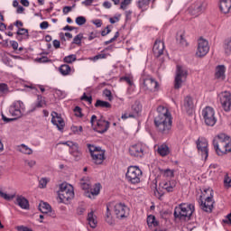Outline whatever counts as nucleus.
I'll list each match as a JSON object with an SVG mask.
<instances>
[{
	"mask_svg": "<svg viewBox=\"0 0 231 231\" xmlns=\"http://www.w3.org/2000/svg\"><path fill=\"white\" fill-rule=\"evenodd\" d=\"M157 116L154 117L155 127L162 134H169L172 129V116L169 108L159 106L157 107Z\"/></svg>",
	"mask_w": 231,
	"mask_h": 231,
	"instance_id": "obj_1",
	"label": "nucleus"
},
{
	"mask_svg": "<svg viewBox=\"0 0 231 231\" xmlns=\"http://www.w3.org/2000/svg\"><path fill=\"white\" fill-rule=\"evenodd\" d=\"M214 149L218 156L231 152V138L226 134H219L213 140Z\"/></svg>",
	"mask_w": 231,
	"mask_h": 231,
	"instance_id": "obj_2",
	"label": "nucleus"
},
{
	"mask_svg": "<svg viewBox=\"0 0 231 231\" xmlns=\"http://www.w3.org/2000/svg\"><path fill=\"white\" fill-rule=\"evenodd\" d=\"M24 111H26L24 103L21 100L14 101L9 107V114L11 116H15V118H8L2 114V119L6 124H8V122H14L16 118H21V116L24 115Z\"/></svg>",
	"mask_w": 231,
	"mask_h": 231,
	"instance_id": "obj_3",
	"label": "nucleus"
},
{
	"mask_svg": "<svg viewBox=\"0 0 231 231\" xmlns=\"http://www.w3.org/2000/svg\"><path fill=\"white\" fill-rule=\"evenodd\" d=\"M199 203L204 212H212L214 207V190L210 188L204 189L200 196Z\"/></svg>",
	"mask_w": 231,
	"mask_h": 231,
	"instance_id": "obj_4",
	"label": "nucleus"
},
{
	"mask_svg": "<svg viewBox=\"0 0 231 231\" xmlns=\"http://www.w3.org/2000/svg\"><path fill=\"white\" fill-rule=\"evenodd\" d=\"M74 197L75 192L73 191V186L67 182L60 184V189L58 191L60 203H69Z\"/></svg>",
	"mask_w": 231,
	"mask_h": 231,
	"instance_id": "obj_5",
	"label": "nucleus"
},
{
	"mask_svg": "<svg viewBox=\"0 0 231 231\" xmlns=\"http://www.w3.org/2000/svg\"><path fill=\"white\" fill-rule=\"evenodd\" d=\"M192 214H194V205L189 203H182L174 210V216L179 219H189Z\"/></svg>",
	"mask_w": 231,
	"mask_h": 231,
	"instance_id": "obj_6",
	"label": "nucleus"
},
{
	"mask_svg": "<svg viewBox=\"0 0 231 231\" xmlns=\"http://www.w3.org/2000/svg\"><path fill=\"white\" fill-rule=\"evenodd\" d=\"M187 77H189V70L181 66L177 65L175 79H174V88L180 89L183 84L187 81Z\"/></svg>",
	"mask_w": 231,
	"mask_h": 231,
	"instance_id": "obj_7",
	"label": "nucleus"
},
{
	"mask_svg": "<svg viewBox=\"0 0 231 231\" xmlns=\"http://www.w3.org/2000/svg\"><path fill=\"white\" fill-rule=\"evenodd\" d=\"M143 172L142 170L138 166H129L127 169V172L125 174V178L128 183H132V185H136L140 183V180H142Z\"/></svg>",
	"mask_w": 231,
	"mask_h": 231,
	"instance_id": "obj_8",
	"label": "nucleus"
},
{
	"mask_svg": "<svg viewBox=\"0 0 231 231\" xmlns=\"http://www.w3.org/2000/svg\"><path fill=\"white\" fill-rule=\"evenodd\" d=\"M208 51H210V45H208V41L204 38H199L198 40L196 57L201 59L205 57Z\"/></svg>",
	"mask_w": 231,
	"mask_h": 231,
	"instance_id": "obj_9",
	"label": "nucleus"
},
{
	"mask_svg": "<svg viewBox=\"0 0 231 231\" xmlns=\"http://www.w3.org/2000/svg\"><path fill=\"white\" fill-rule=\"evenodd\" d=\"M202 116L205 120L206 125H216V122H217V120L216 119V112L214 111V108L207 106L202 110Z\"/></svg>",
	"mask_w": 231,
	"mask_h": 231,
	"instance_id": "obj_10",
	"label": "nucleus"
},
{
	"mask_svg": "<svg viewBox=\"0 0 231 231\" xmlns=\"http://www.w3.org/2000/svg\"><path fill=\"white\" fill-rule=\"evenodd\" d=\"M199 154L205 160L208 158V141L203 137H199L196 142Z\"/></svg>",
	"mask_w": 231,
	"mask_h": 231,
	"instance_id": "obj_11",
	"label": "nucleus"
},
{
	"mask_svg": "<svg viewBox=\"0 0 231 231\" xmlns=\"http://www.w3.org/2000/svg\"><path fill=\"white\" fill-rule=\"evenodd\" d=\"M219 102L224 111L228 113L231 109V93L229 91H224L218 94Z\"/></svg>",
	"mask_w": 231,
	"mask_h": 231,
	"instance_id": "obj_12",
	"label": "nucleus"
},
{
	"mask_svg": "<svg viewBox=\"0 0 231 231\" xmlns=\"http://www.w3.org/2000/svg\"><path fill=\"white\" fill-rule=\"evenodd\" d=\"M114 214L118 219H124L129 216V208L123 203H117L114 206Z\"/></svg>",
	"mask_w": 231,
	"mask_h": 231,
	"instance_id": "obj_13",
	"label": "nucleus"
},
{
	"mask_svg": "<svg viewBox=\"0 0 231 231\" xmlns=\"http://www.w3.org/2000/svg\"><path fill=\"white\" fill-rule=\"evenodd\" d=\"M205 3L197 2L189 7V12L191 15H194V17H198V15H201L202 12H205Z\"/></svg>",
	"mask_w": 231,
	"mask_h": 231,
	"instance_id": "obj_14",
	"label": "nucleus"
},
{
	"mask_svg": "<svg viewBox=\"0 0 231 231\" xmlns=\"http://www.w3.org/2000/svg\"><path fill=\"white\" fill-rule=\"evenodd\" d=\"M51 116V124H53V125H56L59 131H63L64 125H66V124L64 123V119H62V117L59 116L57 112H52Z\"/></svg>",
	"mask_w": 231,
	"mask_h": 231,
	"instance_id": "obj_15",
	"label": "nucleus"
},
{
	"mask_svg": "<svg viewBox=\"0 0 231 231\" xmlns=\"http://www.w3.org/2000/svg\"><path fill=\"white\" fill-rule=\"evenodd\" d=\"M109 129V122L104 118V116H101L97 121V127L96 131L97 133H100V134L106 133V131Z\"/></svg>",
	"mask_w": 231,
	"mask_h": 231,
	"instance_id": "obj_16",
	"label": "nucleus"
},
{
	"mask_svg": "<svg viewBox=\"0 0 231 231\" xmlns=\"http://www.w3.org/2000/svg\"><path fill=\"white\" fill-rule=\"evenodd\" d=\"M164 51L165 43H163L162 40H156L152 48L154 57H162V54L163 53Z\"/></svg>",
	"mask_w": 231,
	"mask_h": 231,
	"instance_id": "obj_17",
	"label": "nucleus"
},
{
	"mask_svg": "<svg viewBox=\"0 0 231 231\" xmlns=\"http://www.w3.org/2000/svg\"><path fill=\"white\" fill-rule=\"evenodd\" d=\"M182 109L189 115H192V112L194 111V99H192L191 97L188 96L184 98Z\"/></svg>",
	"mask_w": 231,
	"mask_h": 231,
	"instance_id": "obj_18",
	"label": "nucleus"
},
{
	"mask_svg": "<svg viewBox=\"0 0 231 231\" xmlns=\"http://www.w3.org/2000/svg\"><path fill=\"white\" fill-rule=\"evenodd\" d=\"M129 152H130L131 156L142 158V156H143V148H142L141 143H137V144L132 145L130 147Z\"/></svg>",
	"mask_w": 231,
	"mask_h": 231,
	"instance_id": "obj_19",
	"label": "nucleus"
},
{
	"mask_svg": "<svg viewBox=\"0 0 231 231\" xmlns=\"http://www.w3.org/2000/svg\"><path fill=\"white\" fill-rule=\"evenodd\" d=\"M88 147L91 157L92 156L106 157V151L102 150V148L97 147V146L91 145V144H88Z\"/></svg>",
	"mask_w": 231,
	"mask_h": 231,
	"instance_id": "obj_20",
	"label": "nucleus"
},
{
	"mask_svg": "<svg viewBox=\"0 0 231 231\" xmlns=\"http://www.w3.org/2000/svg\"><path fill=\"white\" fill-rule=\"evenodd\" d=\"M161 189H163L167 192H173L174 189L176 188V180H171L169 181H162L159 185Z\"/></svg>",
	"mask_w": 231,
	"mask_h": 231,
	"instance_id": "obj_21",
	"label": "nucleus"
},
{
	"mask_svg": "<svg viewBox=\"0 0 231 231\" xmlns=\"http://www.w3.org/2000/svg\"><path fill=\"white\" fill-rule=\"evenodd\" d=\"M100 194V184H95L93 188L90 189V192L88 191L85 193V196L87 198H89V199H95V196H98Z\"/></svg>",
	"mask_w": 231,
	"mask_h": 231,
	"instance_id": "obj_22",
	"label": "nucleus"
},
{
	"mask_svg": "<svg viewBox=\"0 0 231 231\" xmlns=\"http://www.w3.org/2000/svg\"><path fill=\"white\" fill-rule=\"evenodd\" d=\"M16 205L23 208V210H28L30 208V204L28 199L23 196H17L16 198Z\"/></svg>",
	"mask_w": 231,
	"mask_h": 231,
	"instance_id": "obj_23",
	"label": "nucleus"
},
{
	"mask_svg": "<svg viewBox=\"0 0 231 231\" xmlns=\"http://www.w3.org/2000/svg\"><path fill=\"white\" fill-rule=\"evenodd\" d=\"M41 107H46V99L42 96L39 95L37 97L36 103L33 105L32 109L31 110V113H33L35 109H39Z\"/></svg>",
	"mask_w": 231,
	"mask_h": 231,
	"instance_id": "obj_24",
	"label": "nucleus"
},
{
	"mask_svg": "<svg viewBox=\"0 0 231 231\" xmlns=\"http://www.w3.org/2000/svg\"><path fill=\"white\" fill-rule=\"evenodd\" d=\"M231 0H220V11L222 14H230Z\"/></svg>",
	"mask_w": 231,
	"mask_h": 231,
	"instance_id": "obj_25",
	"label": "nucleus"
},
{
	"mask_svg": "<svg viewBox=\"0 0 231 231\" xmlns=\"http://www.w3.org/2000/svg\"><path fill=\"white\" fill-rule=\"evenodd\" d=\"M226 71V68L225 67V65H218L216 68V73H215V77L217 79H219L220 80H225V73Z\"/></svg>",
	"mask_w": 231,
	"mask_h": 231,
	"instance_id": "obj_26",
	"label": "nucleus"
},
{
	"mask_svg": "<svg viewBox=\"0 0 231 231\" xmlns=\"http://www.w3.org/2000/svg\"><path fill=\"white\" fill-rule=\"evenodd\" d=\"M157 152L160 156H168V154H171V149L167 144H161L157 148Z\"/></svg>",
	"mask_w": 231,
	"mask_h": 231,
	"instance_id": "obj_27",
	"label": "nucleus"
},
{
	"mask_svg": "<svg viewBox=\"0 0 231 231\" xmlns=\"http://www.w3.org/2000/svg\"><path fill=\"white\" fill-rule=\"evenodd\" d=\"M147 81V89L150 91H157L158 89V81L154 80L152 78L146 79Z\"/></svg>",
	"mask_w": 231,
	"mask_h": 231,
	"instance_id": "obj_28",
	"label": "nucleus"
},
{
	"mask_svg": "<svg viewBox=\"0 0 231 231\" xmlns=\"http://www.w3.org/2000/svg\"><path fill=\"white\" fill-rule=\"evenodd\" d=\"M17 151L19 152H22V154H33V150H32V148L28 147V145L24 143L18 145Z\"/></svg>",
	"mask_w": 231,
	"mask_h": 231,
	"instance_id": "obj_29",
	"label": "nucleus"
},
{
	"mask_svg": "<svg viewBox=\"0 0 231 231\" xmlns=\"http://www.w3.org/2000/svg\"><path fill=\"white\" fill-rule=\"evenodd\" d=\"M39 210L42 211V214H49V212H51V206L46 202H41Z\"/></svg>",
	"mask_w": 231,
	"mask_h": 231,
	"instance_id": "obj_30",
	"label": "nucleus"
},
{
	"mask_svg": "<svg viewBox=\"0 0 231 231\" xmlns=\"http://www.w3.org/2000/svg\"><path fill=\"white\" fill-rule=\"evenodd\" d=\"M70 154L75 158V160H80V158L82 157V152H80V150L79 149V144H77L76 146H74V148L70 150Z\"/></svg>",
	"mask_w": 231,
	"mask_h": 231,
	"instance_id": "obj_31",
	"label": "nucleus"
},
{
	"mask_svg": "<svg viewBox=\"0 0 231 231\" xmlns=\"http://www.w3.org/2000/svg\"><path fill=\"white\" fill-rule=\"evenodd\" d=\"M88 225L91 226V228H97V218H96L95 215L93 214V211L88 213Z\"/></svg>",
	"mask_w": 231,
	"mask_h": 231,
	"instance_id": "obj_32",
	"label": "nucleus"
},
{
	"mask_svg": "<svg viewBox=\"0 0 231 231\" xmlns=\"http://www.w3.org/2000/svg\"><path fill=\"white\" fill-rule=\"evenodd\" d=\"M160 172L162 175V178H167L168 180H171L174 176V170L165 169L161 170Z\"/></svg>",
	"mask_w": 231,
	"mask_h": 231,
	"instance_id": "obj_33",
	"label": "nucleus"
},
{
	"mask_svg": "<svg viewBox=\"0 0 231 231\" xmlns=\"http://www.w3.org/2000/svg\"><path fill=\"white\" fill-rule=\"evenodd\" d=\"M147 225L151 228H154L155 226H158V222L156 221V217L150 215L147 217Z\"/></svg>",
	"mask_w": 231,
	"mask_h": 231,
	"instance_id": "obj_34",
	"label": "nucleus"
},
{
	"mask_svg": "<svg viewBox=\"0 0 231 231\" xmlns=\"http://www.w3.org/2000/svg\"><path fill=\"white\" fill-rule=\"evenodd\" d=\"M80 185L83 190H89L91 189V182L88 178L81 179Z\"/></svg>",
	"mask_w": 231,
	"mask_h": 231,
	"instance_id": "obj_35",
	"label": "nucleus"
},
{
	"mask_svg": "<svg viewBox=\"0 0 231 231\" xmlns=\"http://www.w3.org/2000/svg\"><path fill=\"white\" fill-rule=\"evenodd\" d=\"M224 51L226 55H231V37L227 38L224 42Z\"/></svg>",
	"mask_w": 231,
	"mask_h": 231,
	"instance_id": "obj_36",
	"label": "nucleus"
},
{
	"mask_svg": "<svg viewBox=\"0 0 231 231\" xmlns=\"http://www.w3.org/2000/svg\"><path fill=\"white\" fill-rule=\"evenodd\" d=\"M60 73H61V75L65 76L66 75H69V73H71V67H69V65L67 64H63L60 67Z\"/></svg>",
	"mask_w": 231,
	"mask_h": 231,
	"instance_id": "obj_37",
	"label": "nucleus"
},
{
	"mask_svg": "<svg viewBox=\"0 0 231 231\" xmlns=\"http://www.w3.org/2000/svg\"><path fill=\"white\" fill-rule=\"evenodd\" d=\"M95 107H105L106 109H109L111 108V105L107 101H102L100 99H97L95 104Z\"/></svg>",
	"mask_w": 231,
	"mask_h": 231,
	"instance_id": "obj_38",
	"label": "nucleus"
},
{
	"mask_svg": "<svg viewBox=\"0 0 231 231\" xmlns=\"http://www.w3.org/2000/svg\"><path fill=\"white\" fill-rule=\"evenodd\" d=\"M132 111L134 115H138V113H142V105H140L139 102H135L133 106H132Z\"/></svg>",
	"mask_w": 231,
	"mask_h": 231,
	"instance_id": "obj_39",
	"label": "nucleus"
},
{
	"mask_svg": "<svg viewBox=\"0 0 231 231\" xmlns=\"http://www.w3.org/2000/svg\"><path fill=\"white\" fill-rule=\"evenodd\" d=\"M92 162L93 163H95L96 165H101V163H104V161L106 160V157L104 156H99V155H96L95 156H92Z\"/></svg>",
	"mask_w": 231,
	"mask_h": 231,
	"instance_id": "obj_40",
	"label": "nucleus"
},
{
	"mask_svg": "<svg viewBox=\"0 0 231 231\" xmlns=\"http://www.w3.org/2000/svg\"><path fill=\"white\" fill-rule=\"evenodd\" d=\"M224 186L227 189H230L231 187V174L226 173L224 177Z\"/></svg>",
	"mask_w": 231,
	"mask_h": 231,
	"instance_id": "obj_41",
	"label": "nucleus"
},
{
	"mask_svg": "<svg viewBox=\"0 0 231 231\" xmlns=\"http://www.w3.org/2000/svg\"><path fill=\"white\" fill-rule=\"evenodd\" d=\"M64 62L67 64H71L72 62H75L77 60V55L70 54L63 59Z\"/></svg>",
	"mask_w": 231,
	"mask_h": 231,
	"instance_id": "obj_42",
	"label": "nucleus"
},
{
	"mask_svg": "<svg viewBox=\"0 0 231 231\" xmlns=\"http://www.w3.org/2000/svg\"><path fill=\"white\" fill-rule=\"evenodd\" d=\"M177 41L182 46H189V43L187 42V40L185 39V35L184 34L178 35L177 36Z\"/></svg>",
	"mask_w": 231,
	"mask_h": 231,
	"instance_id": "obj_43",
	"label": "nucleus"
},
{
	"mask_svg": "<svg viewBox=\"0 0 231 231\" xmlns=\"http://www.w3.org/2000/svg\"><path fill=\"white\" fill-rule=\"evenodd\" d=\"M0 198H3L4 199H6L7 201H10V200H12L15 198V195H8V194L3 192V190L0 189Z\"/></svg>",
	"mask_w": 231,
	"mask_h": 231,
	"instance_id": "obj_44",
	"label": "nucleus"
},
{
	"mask_svg": "<svg viewBox=\"0 0 231 231\" xmlns=\"http://www.w3.org/2000/svg\"><path fill=\"white\" fill-rule=\"evenodd\" d=\"M70 129L74 134H80L83 131L82 126H77V125H72Z\"/></svg>",
	"mask_w": 231,
	"mask_h": 231,
	"instance_id": "obj_45",
	"label": "nucleus"
},
{
	"mask_svg": "<svg viewBox=\"0 0 231 231\" xmlns=\"http://www.w3.org/2000/svg\"><path fill=\"white\" fill-rule=\"evenodd\" d=\"M8 93V85L0 83V95H6Z\"/></svg>",
	"mask_w": 231,
	"mask_h": 231,
	"instance_id": "obj_46",
	"label": "nucleus"
},
{
	"mask_svg": "<svg viewBox=\"0 0 231 231\" xmlns=\"http://www.w3.org/2000/svg\"><path fill=\"white\" fill-rule=\"evenodd\" d=\"M76 24H78V26H83V24H86V17L78 16L76 18Z\"/></svg>",
	"mask_w": 231,
	"mask_h": 231,
	"instance_id": "obj_47",
	"label": "nucleus"
},
{
	"mask_svg": "<svg viewBox=\"0 0 231 231\" xmlns=\"http://www.w3.org/2000/svg\"><path fill=\"white\" fill-rule=\"evenodd\" d=\"M24 163L30 169H33V167H35L37 165V162L35 160H25Z\"/></svg>",
	"mask_w": 231,
	"mask_h": 231,
	"instance_id": "obj_48",
	"label": "nucleus"
},
{
	"mask_svg": "<svg viewBox=\"0 0 231 231\" xmlns=\"http://www.w3.org/2000/svg\"><path fill=\"white\" fill-rule=\"evenodd\" d=\"M48 185V179L42 178L39 181V187L40 189H46V186Z\"/></svg>",
	"mask_w": 231,
	"mask_h": 231,
	"instance_id": "obj_49",
	"label": "nucleus"
},
{
	"mask_svg": "<svg viewBox=\"0 0 231 231\" xmlns=\"http://www.w3.org/2000/svg\"><path fill=\"white\" fill-rule=\"evenodd\" d=\"M132 1L133 0H124L123 2H121V5H120L121 10H126L127 6L131 5Z\"/></svg>",
	"mask_w": 231,
	"mask_h": 231,
	"instance_id": "obj_50",
	"label": "nucleus"
},
{
	"mask_svg": "<svg viewBox=\"0 0 231 231\" xmlns=\"http://www.w3.org/2000/svg\"><path fill=\"white\" fill-rule=\"evenodd\" d=\"M103 95L108 98V100L111 102L113 100V94L111 93V90L109 89H105L103 91Z\"/></svg>",
	"mask_w": 231,
	"mask_h": 231,
	"instance_id": "obj_51",
	"label": "nucleus"
},
{
	"mask_svg": "<svg viewBox=\"0 0 231 231\" xmlns=\"http://www.w3.org/2000/svg\"><path fill=\"white\" fill-rule=\"evenodd\" d=\"M60 143H61V145H67L68 147H69V148H70V151H71L75 146L78 145L77 143H73V142H71V141H67V142Z\"/></svg>",
	"mask_w": 231,
	"mask_h": 231,
	"instance_id": "obj_52",
	"label": "nucleus"
},
{
	"mask_svg": "<svg viewBox=\"0 0 231 231\" xmlns=\"http://www.w3.org/2000/svg\"><path fill=\"white\" fill-rule=\"evenodd\" d=\"M121 118L123 120H127V118H134V115L130 112H125V114L122 115Z\"/></svg>",
	"mask_w": 231,
	"mask_h": 231,
	"instance_id": "obj_53",
	"label": "nucleus"
},
{
	"mask_svg": "<svg viewBox=\"0 0 231 231\" xmlns=\"http://www.w3.org/2000/svg\"><path fill=\"white\" fill-rule=\"evenodd\" d=\"M120 80H124L125 82H127V84L129 86H133V84H134L133 83V78H131V77L125 76V77L121 78Z\"/></svg>",
	"mask_w": 231,
	"mask_h": 231,
	"instance_id": "obj_54",
	"label": "nucleus"
},
{
	"mask_svg": "<svg viewBox=\"0 0 231 231\" xmlns=\"http://www.w3.org/2000/svg\"><path fill=\"white\" fill-rule=\"evenodd\" d=\"M80 42H82V34H78L74 37L73 43L74 44H80Z\"/></svg>",
	"mask_w": 231,
	"mask_h": 231,
	"instance_id": "obj_55",
	"label": "nucleus"
},
{
	"mask_svg": "<svg viewBox=\"0 0 231 231\" xmlns=\"http://www.w3.org/2000/svg\"><path fill=\"white\" fill-rule=\"evenodd\" d=\"M74 113H75L76 116L81 118V116H82V108H80L79 106H76L74 108Z\"/></svg>",
	"mask_w": 231,
	"mask_h": 231,
	"instance_id": "obj_56",
	"label": "nucleus"
},
{
	"mask_svg": "<svg viewBox=\"0 0 231 231\" xmlns=\"http://www.w3.org/2000/svg\"><path fill=\"white\" fill-rule=\"evenodd\" d=\"M81 100H85L86 102H88V104H91V102H93V97L91 96L88 97L86 93H84L81 97Z\"/></svg>",
	"mask_w": 231,
	"mask_h": 231,
	"instance_id": "obj_57",
	"label": "nucleus"
},
{
	"mask_svg": "<svg viewBox=\"0 0 231 231\" xmlns=\"http://www.w3.org/2000/svg\"><path fill=\"white\" fill-rule=\"evenodd\" d=\"M107 55L109 54H104V53L97 54L94 57V60H98L100 59H107Z\"/></svg>",
	"mask_w": 231,
	"mask_h": 231,
	"instance_id": "obj_58",
	"label": "nucleus"
},
{
	"mask_svg": "<svg viewBox=\"0 0 231 231\" xmlns=\"http://www.w3.org/2000/svg\"><path fill=\"white\" fill-rule=\"evenodd\" d=\"M49 26H50V23H48V22L46 21L40 23V28L42 30H48Z\"/></svg>",
	"mask_w": 231,
	"mask_h": 231,
	"instance_id": "obj_59",
	"label": "nucleus"
},
{
	"mask_svg": "<svg viewBox=\"0 0 231 231\" xmlns=\"http://www.w3.org/2000/svg\"><path fill=\"white\" fill-rule=\"evenodd\" d=\"M92 23L95 24V26H97V28H100L102 26V20L96 19V20L92 21Z\"/></svg>",
	"mask_w": 231,
	"mask_h": 231,
	"instance_id": "obj_60",
	"label": "nucleus"
},
{
	"mask_svg": "<svg viewBox=\"0 0 231 231\" xmlns=\"http://www.w3.org/2000/svg\"><path fill=\"white\" fill-rule=\"evenodd\" d=\"M75 7V5L71 6H65L63 7V14H65V15L67 14H69V12H71V10H73V8Z\"/></svg>",
	"mask_w": 231,
	"mask_h": 231,
	"instance_id": "obj_61",
	"label": "nucleus"
},
{
	"mask_svg": "<svg viewBox=\"0 0 231 231\" xmlns=\"http://www.w3.org/2000/svg\"><path fill=\"white\" fill-rule=\"evenodd\" d=\"M105 219L109 225H115V218L113 217H107Z\"/></svg>",
	"mask_w": 231,
	"mask_h": 231,
	"instance_id": "obj_62",
	"label": "nucleus"
},
{
	"mask_svg": "<svg viewBox=\"0 0 231 231\" xmlns=\"http://www.w3.org/2000/svg\"><path fill=\"white\" fill-rule=\"evenodd\" d=\"M25 33H28V31L24 28H20L17 32V35H25Z\"/></svg>",
	"mask_w": 231,
	"mask_h": 231,
	"instance_id": "obj_63",
	"label": "nucleus"
},
{
	"mask_svg": "<svg viewBox=\"0 0 231 231\" xmlns=\"http://www.w3.org/2000/svg\"><path fill=\"white\" fill-rule=\"evenodd\" d=\"M224 223H226L227 225H231V213L228 214L226 218L224 219Z\"/></svg>",
	"mask_w": 231,
	"mask_h": 231,
	"instance_id": "obj_64",
	"label": "nucleus"
}]
</instances>
